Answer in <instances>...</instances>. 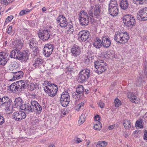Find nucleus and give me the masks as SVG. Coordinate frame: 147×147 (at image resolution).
I'll return each instance as SVG.
<instances>
[{
    "label": "nucleus",
    "mask_w": 147,
    "mask_h": 147,
    "mask_svg": "<svg viewBox=\"0 0 147 147\" xmlns=\"http://www.w3.org/2000/svg\"><path fill=\"white\" fill-rule=\"evenodd\" d=\"M9 54L5 52L0 53V65L4 66L9 60Z\"/></svg>",
    "instance_id": "obj_14"
},
{
    "label": "nucleus",
    "mask_w": 147,
    "mask_h": 147,
    "mask_svg": "<svg viewBox=\"0 0 147 147\" xmlns=\"http://www.w3.org/2000/svg\"><path fill=\"white\" fill-rule=\"evenodd\" d=\"M80 24L82 26H87L89 23V18L87 13L84 11L80 12L79 18Z\"/></svg>",
    "instance_id": "obj_6"
},
{
    "label": "nucleus",
    "mask_w": 147,
    "mask_h": 147,
    "mask_svg": "<svg viewBox=\"0 0 147 147\" xmlns=\"http://www.w3.org/2000/svg\"><path fill=\"white\" fill-rule=\"evenodd\" d=\"M67 69V71L68 72H69L70 74L73 75L74 74V68H70L69 67H67L66 68Z\"/></svg>",
    "instance_id": "obj_44"
},
{
    "label": "nucleus",
    "mask_w": 147,
    "mask_h": 147,
    "mask_svg": "<svg viewBox=\"0 0 147 147\" xmlns=\"http://www.w3.org/2000/svg\"><path fill=\"white\" fill-rule=\"evenodd\" d=\"M70 101V96L68 93L66 92H63L61 95L60 102L62 105L64 107L67 106Z\"/></svg>",
    "instance_id": "obj_7"
},
{
    "label": "nucleus",
    "mask_w": 147,
    "mask_h": 147,
    "mask_svg": "<svg viewBox=\"0 0 147 147\" xmlns=\"http://www.w3.org/2000/svg\"><path fill=\"white\" fill-rule=\"evenodd\" d=\"M129 38V36L127 32H116L114 37L115 41L121 43L127 42Z\"/></svg>",
    "instance_id": "obj_1"
},
{
    "label": "nucleus",
    "mask_w": 147,
    "mask_h": 147,
    "mask_svg": "<svg viewBox=\"0 0 147 147\" xmlns=\"http://www.w3.org/2000/svg\"><path fill=\"white\" fill-rule=\"evenodd\" d=\"M119 126L118 124H114L113 125H110L108 127V128L109 130H112L113 129H116Z\"/></svg>",
    "instance_id": "obj_42"
},
{
    "label": "nucleus",
    "mask_w": 147,
    "mask_h": 147,
    "mask_svg": "<svg viewBox=\"0 0 147 147\" xmlns=\"http://www.w3.org/2000/svg\"><path fill=\"white\" fill-rule=\"evenodd\" d=\"M127 97L130 99V101L136 104H138L140 101V98L137 97L132 92H129L127 94Z\"/></svg>",
    "instance_id": "obj_18"
},
{
    "label": "nucleus",
    "mask_w": 147,
    "mask_h": 147,
    "mask_svg": "<svg viewBox=\"0 0 147 147\" xmlns=\"http://www.w3.org/2000/svg\"><path fill=\"white\" fill-rule=\"evenodd\" d=\"M142 121L141 119H139L137 120L136 121V123H140L141 124H142Z\"/></svg>",
    "instance_id": "obj_63"
},
{
    "label": "nucleus",
    "mask_w": 147,
    "mask_h": 147,
    "mask_svg": "<svg viewBox=\"0 0 147 147\" xmlns=\"http://www.w3.org/2000/svg\"><path fill=\"white\" fill-rule=\"evenodd\" d=\"M27 87L25 82L23 80L19 81L12 83L10 86V88L12 92L16 91L21 92Z\"/></svg>",
    "instance_id": "obj_2"
},
{
    "label": "nucleus",
    "mask_w": 147,
    "mask_h": 147,
    "mask_svg": "<svg viewBox=\"0 0 147 147\" xmlns=\"http://www.w3.org/2000/svg\"><path fill=\"white\" fill-rule=\"evenodd\" d=\"M85 114L82 113L80 117V119L78 121V123L80 125L83 124L85 121Z\"/></svg>",
    "instance_id": "obj_34"
},
{
    "label": "nucleus",
    "mask_w": 147,
    "mask_h": 147,
    "mask_svg": "<svg viewBox=\"0 0 147 147\" xmlns=\"http://www.w3.org/2000/svg\"><path fill=\"white\" fill-rule=\"evenodd\" d=\"M140 123H136V126L137 127H138L139 128H143V126L142 124H141Z\"/></svg>",
    "instance_id": "obj_60"
},
{
    "label": "nucleus",
    "mask_w": 147,
    "mask_h": 147,
    "mask_svg": "<svg viewBox=\"0 0 147 147\" xmlns=\"http://www.w3.org/2000/svg\"><path fill=\"white\" fill-rule=\"evenodd\" d=\"M100 6L98 3L96 4L95 6L94 9H99L100 8Z\"/></svg>",
    "instance_id": "obj_61"
},
{
    "label": "nucleus",
    "mask_w": 147,
    "mask_h": 147,
    "mask_svg": "<svg viewBox=\"0 0 147 147\" xmlns=\"http://www.w3.org/2000/svg\"><path fill=\"white\" fill-rule=\"evenodd\" d=\"M101 128V125L100 123H98V124H96L94 125V129L97 130H100Z\"/></svg>",
    "instance_id": "obj_41"
},
{
    "label": "nucleus",
    "mask_w": 147,
    "mask_h": 147,
    "mask_svg": "<svg viewBox=\"0 0 147 147\" xmlns=\"http://www.w3.org/2000/svg\"><path fill=\"white\" fill-rule=\"evenodd\" d=\"M13 119L16 121H18L25 119L26 117V115L23 111H18L13 113Z\"/></svg>",
    "instance_id": "obj_12"
},
{
    "label": "nucleus",
    "mask_w": 147,
    "mask_h": 147,
    "mask_svg": "<svg viewBox=\"0 0 147 147\" xmlns=\"http://www.w3.org/2000/svg\"><path fill=\"white\" fill-rule=\"evenodd\" d=\"M94 66L98 71L102 73L105 71L107 68V63L101 61H96L95 62Z\"/></svg>",
    "instance_id": "obj_9"
},
{
    "label": "nucleus",
    "mask_w": 147,
    "mask_h": 147,
    "mask_svg": "<svg viewBox=\"0 0 147 147\" xmlns=\"http://www.w3.org/2000/svg\"><path fill=\"white\" fill-rule=\"evenodd\" d=\"M83 141L82 139H81L80 138H77V140H76V142L77 143H79Z\"/></svg>",
    "instance_id": "obj_62"
},
{
    "label": "nucleus",
    "mask_w": 147,
    "mask_h": 147,
    "mask_svg": "<svg viewBox=\"0 0 147 147\" xmlns=\"http://www.w3.org/2000/svg\"><path fill=\"white\" fill-rule=\"evenodd\" d=\"M20 57L21 59H19V60L25 61L28 59V53H24L21 52Z\"/></svg>",
    "instance_id": "obj_30"
},
{
    "label": "nucleus",
    "mask_w": 147,
    "mask_h": 147,
    "mask_svg": "<svg viewBox=\"0 0 147 147\" xmlns=\"http://www.w3.org/2000/svg\"><path fill=\"white\" fill-rule=\"evenodd\" d=\"M99 106L101 108L104 107V104L101 101H100L98 103Z\"/></svg>",
    "instance_id": "obj_56"
},
{
    "label": "nucleus",
    "mask_w": 147,
    "mask_h": 147,
    "mask_svg": "<svg viewBox=\"0 0 147 147\" xmlns=\"http://www.w3.org/2000/svg\"><path fill=\"white\" fill-rule=\"evenodd\" d=\"M66 76L67 77V78H72V74H70L69 72H68V71H67L66 72Z\"/></svg>",
    "instance_id": "obj_55"
},
{
    "label": "nucleus",
    "mask_w": 147,
    "mask_h": 147,
    "mask_svg": "<svg viewBox=\"0 0 147 147\" xmlns=\"http://www.w3.org/2000/svg\"><path fill=\"white\" fill-rule=\"evenodd\" d=\"M124 24L126 26L132 28L134 26L136 22L134 17L130 14L125 15L123 17Z\"/></svg>",
    "instance_id": "obj_4"
},
{
    "label": "nucleus",
    "mask_w": 147,
    "mask_h": 147,
    "mask_svg": "<svg viewBox=\"0 0 147 147\" xmlns=\"http://www.w3.org/2000/svg\"><path fill=\"white\" fill-rule=\"evenodd\" d=\"M118 9V6L116 0H111L109 5V9Z\"/></svg>",
    "instance_id": "obj_25"
},
{
    "label": "nucleus",
    "mask_w": 147,
    "mask_h": 147,
    "mask_svg": "<svg viewBox=\"0 0 147 147\" xmlns=\"http://www.w3.org/2000/svg\"><path fill=\"white\" fill-rule=\"evenodd\" d=\"M137 19L140 21L147 20V10H140L137 13Z\"/></svg>",
    "instance_id": "obj_15"
},
{
    "label": "nucleus",
    "mask_w": 147,
    "mask_h": 147,
    "mask_svg": "<svg viewBox=\"0 0 147 147\" xmlns=\"http://www.w3.org/2000/svg\"><path fill=\"white\" fill-rule=\"evenodd\" d=\"M128 3L127 0H121L120 5L122 9H126L128 7Z\"/></svg>",
    "instance_id": "obj_27"
},
{
    "label": "nucleus",
    "mask_w": 147,
    "mask_h": 147,
    "mask_svg": "<svg viewBox=\"0 0 147 147\" xmlns=\"http://www.w3.org/2000/svg\"><path fill=\"white\" fill-rule=\"evenodd\" d=\"M123 125L125 128L126 129H128L131 127L130 122L128 120H126L124 121V122L123 123Z\"/></svg>",
    "instance_id": "obj_32"
},
{
    "label": "nucleus",
    "mask_w": 147,
    "mask_h": 147,
    "mask_svg": "<svg viewBox=\"0 0 147 147\" xmlns=\"http://www.w3.org/2000/svg\"><path fill=\"white\" fill-rule=\"evenodd\" d=\"M107 144V142L104 141L98 142L96 145V147H105Z\"/></svg>",
    "instance_id": "obj_33"
},
{
    "label": "nucleus",
    "mask_w": 147,
    "mask_h": 147,
    "mask_svg": "<svg viewBox=\"0 0 147 147\" xmlns=\"http://www.w3.org/2000/svg\"><path fill=\"white\" fill-rule=\"evenodd\" d=\"M144 140H147V130H145L144 131Z\"/></svg>",
    "instance_id": "obj_57"
},
{
    "label": "nucleus",
    "mask_w": 147,
    "mask_h": 147,
    "mask_svg": "<svg viewBox=\"0 0 147 147\" xmlns=\"http://www.w3.org/2000/svg\"><path fill=\"white\" fill-rule=\"evenodd\" d=\"M13 18V16H8L6 19L5 22L7 23L8 22H11Z\"/></svg>",
    "instance_id": "obj_47"
},
{
    "label": "nucleus",
    "mask_w": 147,
    "mask_h": 147,
    "mask_svg": "<svg viewBox=\"0 0 147 147\" xmlns=\"http://www.w3.org/2000/svg\"><path fill=\"white\" fill-rule=\"evenodd\" d=\"M144 2L145 0H133V2L137 5L142 4Z\"/></svg>",
    "instance_id": "obj_39"
},
{
    "label": "nucleus",
    "mask_w": 147,
    "mask_h": 147,
    "mask_svg": "<svg viewBox=\"0 0 147 147\" xmlns=\"http://www.w3.org/2000/svg\"><path fill=\"white\" fill-rule=\"evenodd\" d=\"M34 108L33 111L36 112V114H39L41 112L42 107L39 104Z\"/></svg>",
    "instance_id": "obj_31"
},
{
    "label": "nucleus",
    "mask_w": 147,
    "mask_h": 147,
    "mask_svg": "<svg viewBox=\"0 0 147 147\" xmlns=\"http://www.w3.org/2000/svg\"><path fill=\"white\" fill-rule=\"evenodd\" d=\"M81 52L80 47L76 45L74 46L71 49V55L74 57H77Z\"/></svg>",
    "instance_id": "obj_20"
},
{
    "label": "nucleus",
    "mask_w": 147,
    "mask_h": 147,
    "mask_svg": "<svg viewBox=\"0 0 147 147\" xmlns=\"http://www.w3.org/2000/svg\"><path fill=\"white\" fill-rule=\"evenodd\" d=\"M21 52L19 50L17 49L12 50L10 53V56L11 58L16 59H21L20 58V53Z\"/></svg>",
    "instance_id": "obj_16"
},
{
    "label": "nucleus",
    "mask_w": 147,
    "mask_h": 147,
    "mask_svg": "<svg viewBox=\"0 0 147 147\" xmlns=\"http://www.w3.org/2000/svg\"><path fill=\"white\" fill-rule=\"evenodd\" d=\"M84 103L85 102H83L78 105L75 107V109L77 111H78L80 109H83V107L84 105Z\"/></svg>",
    "instance_id": "obj_37"
},
{
    "label": "nucleus",
    "mask_w": 147,
    "mask_h": 147,
    "mask_svg": "<svg viewBox=\"0 0 147 147\" xmlns=\"http://www.w3.org/2000/svg\"><path fill=\"white\" fill-rule=\"evenodd\" d=\"M94 120L96 121H97L98 123H100V116L98 115H96L95 117Z\"/></svg>",
    "instance_id": "obj_51"
},
{
    "label": "nucleus",
    "mask_w": 147,
    "mask_h": 147,
    "mask_svg": "<svg viewBox=\"0 0 147 147\" xmlns=\"http://www.w3.org/2000/svg\"><path fill=\"white\" fill-rule=\"evenodd\" d=\"M43 63L42 59L40 58H37L36 60L35 63L33 64V66L35 68H37L41 65Z\"/></svg>",
    "instance_id": "obj_28"
},
{
    "label": "nucleus",
    "mask_w": 147,
    "mask_h": 147,
    "mask_svg": "<svg viewBox=\"0 0 147 147\" xmlns=\"http://www.w3.org/2000/svg\"><path fill=\"white\" fill-rule=\"evenodd\" d=\"M22 100L21 98L20 97H18L16 98L14 101V104L15 105V107H17L18 106L20 107L22 105Z\"/></svg>",
    "instance_id": "obj_26"
},
{
    "label": "nucleus",
    "mask_w": 147,
    "mask_h": 147,
    "mask_svg": "<svg viewBox=\"0 0 147 147\" xmlns=\"http://www.w3.org/2000/svg\"><path fill=\"white\" fill-rule=\"evenodd\" d=\"M31 96L33 98H35L37 97V95H36L35 94H32L31 95Z\"/></svg>",
    "instance_id": "obj_64"
},
{
    "label": "nucleus",
    "mask_w": 147,
    "mask_h": 147,
    "mask_svg": "<svg viewBox=\"0 0 147 147\" xmlns=\"http://www.w3.org/2000/svg\"><path fill=\"white\" fill-rule=\"evenodd\" d=\"M30 104L32 106V109L39 104L38 102L35 100H32L30 102Z\"/></svg>",
    "instance_id": "obj_38"
},
{
    "label": "nucleus",
    "mask_w": 147,
    "mask_h": 147,
    "mask_svg": "<svg viewBox=\"0 0 147 147\" xmlns=\"http://www.w3.org/2000/svg\"><path fill=\"white\" fill-rule=\"evenodd\" d=\"M13 1V0H1V1L2 3H3L4 4L6 5L12 2Z\"/></svg>",
    "instance_id": "obj_48"
},
{
    "label": "nucleus",
    "mask_w": 147,
    "mask_h": 147,
    "mask_svg": "<svg viewBox=\"0 0 147 147\" xmlns=\"http://www.w3.org/2000/svg\"><path fill=\"white\" fill-rule=\"evenodd\" d=\"M48 83L47 86L44 87V90L45 92H47L51 96H55L57 91V86L52 84H50Z\"/></svg>",
    "instance_id": "obj_3"
},
{
    "label": "nucleus",
    "mask_w": 147,
    "mask_h": 147,
    "mask_svg": "<svg viewBox=\"0 0 147 147\" xmlns=\"http://www.w3.org/2000/svg\"><path fill=\"white\" fill-rule=\"evenodd\" d=\"M5 122L3 117L0 114V125H2Z\"/></svg>",
    "instance_id": "obj_50"
},
{
    "label": "nucleus",
    "mask_w": 147,
    "mask_h": 147,
    "mask_svg": "<svg viewBox=\"0 0 147 147\" xmlns=\"http://www.w3.org/2000/svg\"><path fill=\"white\" fill-rule=\"evenodd\" d=\"M89 58L88 56L87 57H86V59H85V62L86 63H89L90 62V60H92V58Z\"/></svg>",
    "instance_id": "obj_53"
},
{
    "label": "nucleus",
    "mask_w": 147,
    "mask_h": 147,
    "mask_svg": "<svg viewBox=\"0 0 147 147\" xmlns=\"http://www.w3.org/2000/svg\"><path fill=\"white\" fill-rule=\"evenodd\" d=\"M9 98L7 96L0 98V107H5V109L8 110L10 106Z\"/></svg>",
    "instance_id": "obj_8"
},
{
    "label": "nucleus",
    "mask_w": 147,
    "mask_h": 147,
    "mask_svg": "<svg viewBox=\"0 0 147 147\" xmlns=\"http://www.w3.org/2000/svg\"><path fill=\"white\" fill-rule=\"evenodd\" d=\"M28 44L30 48L32 49L34 52H37L38 51V48L36 47V41L34 38H32L29 40Z\"/></svg>",
    "instance_id": "obj_19"
},
{
    "label": "nucleus",
    "mask_w": 147,
    "mask_h": 147,
    "mask_svg": "<svg viewBox=\"0 0 147 147\" xmlns=\"http://www.w3.org/2000/svg\"><path fill=\"white\" fill-rule=\"evenodd\" d=\"M20 109L30 113L32 112L33 111V109L32 108L31 105L28 103H26L23 105H21Z\"/></svg>",
    "instance_id": "obj_23"
},
{
    "label": "nucleus",
    "mask_w": 147,
    "mask_h": 147,
    "mask_svg": "<svg viewBox=\"0 0 147 147\" xmlns=\"http://www.w3.org/2000/svg\"><path fill=\"white\" fill-rule=\"evenodd\" d=\"M30 87L31 88V90H34V89H36L38 87V86L37 84H31L30 85Z\"/></svg>",
    "instance_id": "obj_49"
},
{
    "label": "nucleus",
    "mask_w": 147,
    "mask_h": 147,
    "mask_svg": "<svg viewBox=\"0 0 147 147\" xmlns=\"http://www.w3.org/2000/svg\"><path fill=\"white\" fill-rule=\"evenodd\" d=\"M115 107H117L121 105V102L120 100L118 98H116L114 101Z\"/></svg>",
    "instance_id": "obj_40"
},
{
    "label": "nucleus",
    "mask_w": 147,
    "mask_h": 147,
    "mask_svg": "<svg viewBox=\"0 0 147 147\" xmlns=\"http://www.w3.org/2000/svg\"><path fill=\"white\" fill-rule=\"evenodd\" d=\"M16 42V43H17V45L20 46L21 47L22 46V44L21 40H17Z\"/></svg>",
    "instance_id": "obj_59"
},
{
    "label": "nucleus",
    "mask_w": 147,
    "mask_h": 147,
    "mask_svg": "<svg viewBox=\"0 0 147 147\" xmlns=\"http://www.w3.org/2000/svg\"><path fill=\"white\" fill-rule=\"evenodd\" d=\"M49 32L48 30H40L38 33L39 38L42 40L45 41L50 38Z\"/></svg>",
    "instance_id": "obj_13"
},
{
    "label": "nucleus",
    "mask_w": 147,
    "mask_h": 147,
    "mask_svg": "<svg viewBox=\"0 0 147 147\" xmlns=\"http://www.w3.org/2000/svg\"><path fill=\"white\" fill-rule=\"evenodd\" d=\"M54 47V45L51 43H49L45 45L43 53L45 56L48 57L52 54Z\"/></svg>",
    "instance_id": "obj_10"
},
{
    "label": "nucleus",
    "mask_w": 147,
    "mask_h": 147,
    "mask_svg": "<svg viewBox=\"0 0 147 147\" xmlns=\"http://www.w3.org/2000/svg\"><path fill=\"white\" fill-rule=\"evenodd\" d=\"M17 68L11 65L9 68V70L12 73H14L16 71H17Z\"/></svg>",
    "instance_id": "obj_43"
},
{
    "label": "nucleus",
    "mask_w": 147,
    "mask_h": 147,
    "mask_svg": "<svg viewBox=\"0 0 147 147\" xmlns=\"http://www.w3.org/2000/svg\"><path fill=\"white\" fill-rule=\"evenodd\" d=\"M93 10H90V11H89L88 13L90 15V17H93L94 14V13H93Z\"/></svg>",
    "instance_id": "obj_58"
},
{
    "label": "nucleus",
    "mask_w": 147,
    "mask_h": 147,
    "mask_svg": "<svg viewBox=\"0 0 147 147\" xmlns=\"http://www.w3.org/2000/svg\"><path fill=\"white\" fill-rule=\"evenodd\" d=\"M13 74V77L10 80V81L19 79L23 76L24 74L23 72L21 71H17Z\"/></svg>",
    "instance_id": "obj_22"
},
{
    "label": "nucleus",
    "mask_w": 147,
    "mask_h": 147,
    "mask_svg": "<svg viewBox=\"0 0 147 147\" xmlns=\"http://www.w3.org/2000/svg\"><path fill=\"white\" fill-rule=\"evenodd\" d=\"M102 46L106 48L109 47L111 44L109 38L106 36H104L102 38Z\"/></svg>",
    "instance_id": "obj_21"
},
{
    "label": "nucleus",
    "mask_w": 147,
    "mask_h": 147,
    "mask_svg": "<svg viewBox=\"0 0 147 147\" xmlns=\"http://www.w3.org/2000/svg\"><path fill=\"white\" fill-rule=\"evenodd\" d=\"M77 93L76 94L77 95L78 98L80 96H83L84 95V88L81 85H79L77 86L76 89Z\"/></svg>",
    "instance_id": "obj_24"
},
{
    "label": "nucleus",
    "mask_w": 147,
    "mask_h": 147,
    "mask_svg": "<svg viewBox=\"0 0 147 147\" xmlns=\"http://www.w3.org/2000/svg\"><path fill=\"white\" fill-rule=\"evenodd\" d=\"M66 27H67V28H69V29L68 30V31L72 32L74 31L73 26L71 22H69L68 24L67 23Z\"/></svg>",
    "instance_id": "obj_36"
},
{
    "label": "nucleus",
    "mask_w": 147,
    "mask_h": 147,
    "mask_svg": "<svg viewBox=\"0 0 147 147\" xmlns=\"http://www.w3.org/2000/svg\"><path fill=\"white\" fill-rule=\"evenodd\" d=\"M12 28V26H10L8 28V30L7 31V33L8 34H11Z\"/></svg>",
    "instance_id": "obj_54"
},
{
    "label": "nucleus",
    "mask_w": 147,
    "mask_h": 147,
    "mask_svg": "<svg viewBox=\"0 0 147 147\" xmlns=\"http://www.w3.org/2000/svg\"><path fill=\"white\" fill-rule=\"evenodd\" d=\"M90 75V70L87 69L82 70L79 73L78 80L80 82H84L88 79Z\"/></svg>",
    "instance_id": "obj_5"
},
{
    "label": "nucleus",
    "mask_w": 147,
    "mask_h": 147,
    "mask_svg": "<svg viewBox=\"0 0 147 147\" xmlns=\"http://www.w3.org/2000/svg\"><path fill=\"white\" fill-rule=\"evenodd\" d=\"M89 31L82 30L78 34V39L80 42H84L89 38Z\"/></svg>",
    "instance_id": "obj_11"
},
{
    "label": "nucleus",
    "mask_w": 147,
    "mask_h": 147,
    "mask_svg": "<svg viewBox=\"0 0 147 147\" xmlns=\"http://www.w3.org/2000/svg\"><path fill=\"white\" fill-rule=\"evenodd\" d=\"M30 11V10L26 11L25 10H22L20 12L19 15L20 16H22L24 14H27V13Z\"/></svg>",
    "instance_id": "obj_46"
},
{
    "label": "nucleus",
    "mask_w": 147,
    "mask_h": 147,
    "mask_svg": "<svg viewBox=\"0 0 147 147\" xmlns=\"http://www.w3.org/2000/svg\"><path fill=\"white\" fill-rule=\"evenodd\" d=\"M102 41L99 39L97 38L94 43V46L97 49H99L102 46Z\"/></svg>",
    "instance_id": "obj_29"
},
{
    "label": "nucleus",
    "mask_w": 147,
    "mask_h": 147,
    "mask_svg": "<svg viewBox=\"0 0 147 147\" xmlns=\"http://www.w3.org/2000/svg\"><path fill=\"white\" fill-rule=\"evenodd\" d=\"M12 65L16 68H18L19 67L18 63L16 61H13L11 64Z\"/></svg>",
    "instance_id": "obj_52"
},
{
    "label": "nucleus",
    "mask_w": 147,
    "mask_h": 147,
    "mask_svg": "<svg viewBox=\"0 0 147 147\" xmlns=\"http://www.w3.org/2000/svg\"><path fill=\"white\" fill-rule=\"evenodd\" d=\"M119 10H109V13L112 16H117L118 12Z\"/></svg>",
    "instance_id": "obj_35"
},
{
    "label": "nucleus",
    "mask_w": 147,
    "mask_h": 147,
    "mask_svg": "<svg viewBox=\"0 0 147 147\" xmlns=\"http://www.w3.org/2000/svg\"><path fill=\"white\" fill-rule=\"evenodd\" d=\"M57 21L60 24L62 27H65L67 25V22L65 18L62 15L59 16L57 19Z\"/></svg>",
    "instance_id": "obj_17"
},
{
    "label": "nucleus",
    "mask_w": 147,
    "mask_h": 147,
    "mask_svg": "<svg viewBox=\"0 0 147 147\" xmlns=\"http://www.w3.org/2000/svg\"><path fill=\"white\" fill-rule=\"evenodd\" d=\"M100 12V10H95L94 13V15L98 18L99 15V14Z\"/></svg>",
    "instance_id": "obj_45"
}]
</instances>
